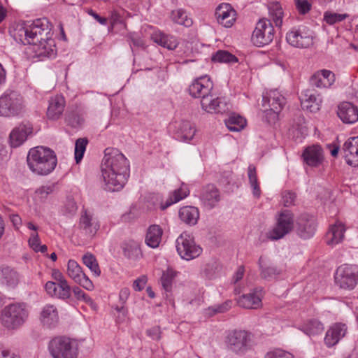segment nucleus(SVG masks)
<instances>
[{
  "instance_id": "f03ea898",
  "label": "nucleus",
  "mask_w": 358,
  "mask_h": 358,
  "mask_svg": "<svg viewBox=\"0 0 358 358\" xmlns=\"http://www.w3.org/2000/svg\"><path fill=\"white\" fill-rule=\"evenodd\" d=\"M104 153L101 173L106 189L110 192L120 191L129 176V161L122 153L115 148H108Z\"/></svg>"
},
{
  "instance_id": "4be33fe9",
  "label": "nucleus",
  "mask_w": 358,
  "mask_h": 358,
  "mask_svg": "<svg viewBox=\"0 0 358 358\" xmlns=\"http://www.w3.org/2000/svg\"><path fill=\"white\" fill-rule=\"evenodd\" d=\"M33 127L31 123H22L15 128L10 134V141L12 147L20 146L31 134Z\"/></svg>"
},
{
  "instance_id": "a18cd8bd",
  "label": "nucleus",
  "mask_w": 358,
  "mask_h": 358,
  "mask_svg": "<svg viewBox=\"0 0 358 358\" xmlns=\"http://www.w3.org/2000/svg\"><path fill=\"white\" fill-rule=\"evenodd\" d=\"M248 175L250 187L252 188V193L255 197H259L261 194V189L257 180L256 168L254 165H249L248 169Z\"/></svg>"
},
{
  "instance_id": "13d9d810",
  "label": "nucleus",
  "mask_w": 358,
  "mask_h": 358,
  "mask_svg": "<svg viewBox=\"0 0 358 358\" xmlns=\"http://www.w3.org/2000/svg\"><path fill=\"white\" fill-rule=\"evenodd\" d=\"M296 194L292 192H284L282 193V203L285 207H289L294 205Z\"/></svg>"
},
{
  "instance_id": "7c9ffc66",
  "label": "nucleus",
  "mask_w": 358,
  "mask_h": 358,
  "mask_svg": "<svg viewBox=\"0 0 358 358\" xmlns=\"http://www.w3.org/2000/svg\"><path fill=\"white\" fill-rule=\"evenodd\" d=\"M151 38L155 43L170 50H175L179 45V41L176 36L166 34L162 31L153 33Z\"/></svg>"
},
{
  "instance_id": "e433bc0d",
  "label": "nucleus",
  "mask_w": 358,
  "mask_h": 358,
  "mask_svg": "<svg viewBox=\"0 0 358 358\" xmlns=\"http://www.w3.org/2000/svg\"><path fill=\"white\" fill-rule=\"evenodd\" d=\"M52 276L60 287L59 296L63 299H67L71 297V287L64 275L59 270H53Z\"/></svg>"
},
{
  "instance_id": "680f3d73",
  "label": "nucleus",
  "mask_w": 358,
  "mask_h": 358,
  "mask_svg": "<svg viewBox=\"0 0 358 358\" xmlns=\"http://www.w3.org/2000/svg\"><path fill=\"white\" fill-rule=\"evenodd\" d=\"M146 282L147 278L145 276H141L134 280L133 283V288L135 291H141L144 289Z\"/></svg>"
},
{
  "instance_id": "603ef678",
  "label": "nucleus",
  "mask_w": 358,
  "mask_h": 358,
  "mask_svg": "<svg viewBox=\"0 0 358 358\" xmlns=\"http://www.w3.org/2000/svg\"><path fill=\"white\" fill-rule=\"evenodd\" d=\"M66 122L71 126V127L76 128L80 126L84 120L78 113L75 111H71L67 113L66 116Z\"/></svg>"
},
{
  "instance_id": "a211bd4d",
  "label": "nucleus",
  "mask_w": 358,
  "mask_h": 358,
  "mask_svg": "<svg viewBox=\"0 0 358 358\" xmlns=\"http://www.w3.org/2000/svg\"><path fill=\"white\" fill-rule=\"evenodd\" d=\"M301 104L303 109L315 113L320 109L322 99L314 90L306 89L300 96Z\"/></svg>"
},
{
  "instance_id": "20e7f679",
  "label": "nucleus",
  "mask_w": 358,
  "mask_h": 358,
  "mask_svg": "<svg viewBox=\"0 0 358 358\" xmlns=\"http://www.w3.org/2000/svg\"><path fill=\"white\" fill-rule=\"evenodd\" d=\"M27 165L34 173L48 175L56 167L57 159L55 152L49 148L37 146L29 150L27 157Z\"/></svg>"
},
{
  "instance_id": "423d86ee",
  "label": "nucleus",
  "mask_w": 358,
  "mask_h": 358,
  "mask_svg": "<svg viewBox=\"0 0 358 358\" xmlns=\"http://www.w3.org/2000/svg\"><path fill=\"white\" fill-rule=\"evenodd\" d=\"M29 315L25 303H13L6 306L1 313L2 325L9 330L19 329L27 320Z\"/></svg>"
},
{
  "instance_id": "a878e982",
  "label": "nucleus",
  "mask_w": 358,
  "mask_h": 358,
  "mask_svg": "<svg viewBox=\"0 0 358 358\" xmlns=\"http://www.w3.org/2000/svg\"><path fill=\"white\" fill-rule=\"evenodd\" d=\"M65 107V99L62 95H56L49 99L47 117L49 120H58L62 115Z\"/></svg>"
},
{
  "instance_id": "774afa93",
  "label": "nucleus",
  "mask_w": 358,
  "mask_h": 358,
  "mask_svg": "<svg viewBox=\"0 0 358 358\" xmlns=\"http://www.w3.org/2000/svg\"><path fill=\"white\" fill-rule=\"evenodd\" d=\"M110 23H111L112 27H114L115 25H116L117 24H123V19L120 16V15H119L117 13L113 12L111 14Z\"/></svg>"
},
{
  "instance_id": "bb28decb",
  "label": "nucleus",
  "mask_w": 358,
  "mask_h": 358,
  "mask_svg": "<svg viewBox=\"0 0 358 358\" xmlns=\"http://www.w3.org/2000/svg\"><path fill=\"white\" fill-rule=\"evenodd\" d=\"M260 276L262 279L271 280L280 274V270L266 257L261 256L258 260Z\"/></svg>"
},
{
  "instance_id": "9d476101",
  "label": "nucleus",
  "mask_w": 358,
  "mask_h": 358,
  "mask_svg": "<svg viewBox=\"0 0 358 358\" xmlns=\"http://www.w3.org/2000/svg\"><path fill=\"white\" fill-rule=\"evenodd\" d=\"M335 282L342 289H352L358 282V266L343 264L335 273Z\"/></svg>"
},
{
  "instance_id": "79ce46f5",
  "label": "nucleus",
  "mask_w": 358,
  "mask_h": 358,
  "mask_svg": "<svg viewBox=\"0 0 358 358\" xmlns=\"http://www.w3.org/2000/svg\"><path fill=\"white\" fill-rule=\"evenodd\" d=\"M302 330L309 336L316 335L323 331L324 326L319 320L316 319H311L304 323Z\"/></svg>"
},
{
  "instance_id": "b1692460",
  "label": "nucleus",
  "mask_w": 358,
  "mask_h": 358,
  "mask_svg": "<svg viewBox=\"0 0 358 358\" xmlns=\"http://www.w3.org/2000/svg\"><path fill=\"white\" fill-rule=\"evenodd\" d=\"M235 10L229 3H221L215 10V16L217 22L225 27L232 26L234 19Z\"/></svg>"
},
{
  "instance_id": "9b49d317",
  "label": "nucleus",
  "mask_w": 358,
  "mask_h": 358,
  "mask_svg": "<svg viewBox=\"0 0 358 358\" xmlns=\"http://www.w3.org/2000/svg\"><path fill=\"white\" fill-rule=\"evenodd\" d=\"M274 38V28L269 20L262 19L257 23L251 41L257 47L270 44Z\"/></svg>"
},
{
  "instance_id": "a19ab883",
  "label": "nucleus",
  "mask_w": 358,
  "mask_h": 358,
  "mask_svg": "<svg viewBox=\"0 0 358 358\" xmlns=\"http://www.w3.org/2000/svg\"><path fill=\"white\" fill-rule=\"evenodd\" d=\"M171 20L176 24L189 27L192 24V20L187 16L186 11L182 8L174 10L171 13Z\"/></svg>"
},
{
  "instance_id": "ea45409f",
  "label": "nucleus",
  "mask_w": 358,
  "mask_h": 358,
  "mask_svg": "<svg viewBox=\"0 0 358 358\" xmlns=\"http://www.w3.org/2000/svg\"><path fill=\"white\" fill-rule=\"evenodd\" d=\"M224 122L227 127L231 131H240L246 126V120L236 114L231 115Z\"/></svg>"
},
{
  "instance_id": "338daca9",
  "label": "nucleus",
  "mask_w": 358,
  "mask_h": 358,
  "mask_svg": "<svg viewBox=\"0 0 358 358\" xmlns=\"http://www.w3.org/2000/svg\"><path fill=\"white\" fill-rule=\"evenodd\" d=\"M9 219L15 229H19L22 225V219L17 214H10Z\"/></svg>"
},
{
  "instance_id": "393cba45",
  "label": "nucleus",
  "mask_w": 358,
  "mask_h": 358,
  "mask_svg": "<svg viewBox=\"0 0 358 358\" xmlns=\"http://www.w3.org/2000/svg\"><path fill=\"white\" fill-rule=\"evenodd\" d=\"M262 290V288H255L252 292L243 294L236 299L238 305L247 309L258 308L262 305V300L259 294Z\"/></svg>"
},
{
  "instance_id": "ddd939ff",
  "label": "nucleus",
  "mask_w": 358,
  "mask_h": 358,
  "mask_svg": "<svg viewBox=\"0 0 358 358\" xmlns=\"http://www.w3.org/2000/svg\"><path fill=\"white\" fill-rule=\"evenodd\" d=\"M312 31L306 27L293 28L286 35L287 42L298 48H307L313 43Z\"/></svg>"
},
{
  "instance_id": "bf43d9fd",
  "label": "nucleus",
  "mask_w": 358,
  "mask_h": 358,
  "mask_svg": "<svg viewBox=\"0 0 358 358\" xmlns=\"http://www.w3.org/2000/svg\"><path fill=\"white\" fill-rule=\"evenodd\" d=\"M295 5L299 13L303 15L311 8V4L307 0H295Z\"/></svg>"
},
{
  "instance_id": "0e129e2a",
  "label": "nucleus",
  "mask_w": 358,
  "mask_h": 358,
  "mask_svg": "<svg viewBox=\"0 0 358 358\" xmlns=\"http://www.w3.org/2000/svg\"><path fill=\"white\" fill-rule=\"evenodd\" d=\"M0 358H19V357L0 344Z\"/></svg>"
},
{
  "instance_id": "f3484780",
  "label": "nucleus",
  "mask_w": 358,
  "mask_h": 358,
  "mask_svg": "<svg viewBox=\"0 0 358 358\" xmlns=\"http://www.w3.org/2000/svg\"><path fill=\"white\" fill-rule=\"evenodd\" d=\"M199 199L206 208L211 210L221 199L220 190L215 185L208 184L201 189Z\"/></svg>"
},
{
  "instance_id": "72a5a7b5",
  "label": "nucleus",
  "mask_w": 358,
  "mask_h": 358,
  "mask_svg": "<svg viewBox=\"0 0 358 358\" xmlns=\"http://www.w3.org/2000/svg\"><path fill=\"white\" fill-rule=\"evenodd\" d=\"M178 215L182 222L189 226H194L199 218V211L194 206H183L179 210Z\"/></svg>"
},
{
  "instance_id": "6ab92c4d",
  "label": "nucleus",
  "mask_w": 358,
  "mask_h": 358,
  "mask_svg": "<svg viewBox=\"0 0 358 358\" xmlns=\"http://www.w3.org/2000/svg\"><path fill=\"white\" fill-rule=\"evenodd\" d=\"M335 82L334 73L326 69L317 71L311 76L309 83L311 87L317 88H327Z\"/></svg>"
},
{
  "instance_id": "cd10ccee",
  "label": "nucleus",
  "mask_w": 358,
  "mask_h": 358,
  "mask_svg": "<svg viewBox=\"0 0 358 358\" xmlns=\"http://www.w3.org/2000/svg\"><path fill=\"white\" fill-rule=\"evenodd\" d=\"M18 273L8 266L0 268V283L8 288H15L19 283Z\"/></svg>"
},
{
  "instance_id": "f8f14e48",
  "label": "nucleus",
  "mask_w": 358,
  "mask_h": 358,
  "mask_svg": "<svg viewBox=\"0 0 358 358\" xmlns=\"http://www.w3.org/2000/svg\"><path fill=\"white\" fill-rule=\"evenodd\" d=\"M292 229H294L293 214L290 210H282L279 214L275 226L267 233V238L271 241L279 240L289 234Z\"/></svg>"
},
{
  "instance_id": "052dcab7",
  "label": "nucleus",
  "mask_w": 358,
  "mask_h": 358,
  "mask_svg": "<svg viewBox=\"0 0 358 358\" xmlns=\"http://www.w3.org/2000/svg\"><path fill=\"white\" fill-rule=\"evenodd\" d=\"M29 245L31 249L34 251L39 247L41 245L40 238L37 232H34L31 234L30 238L29 239Z\"/></svg>"
},
{
  "instance_id": "864d4df0",
  "label": "nucleus",
  "mask_w": 358,
  "mask_h": 358,
  "mask_svg": "<svg viewBox=\"0 0 358 358\" xmlns=\"http://www.w3.org/2000/svg\"><path fill=\"white\" fill-rule=\"evenodd\" d=\"M348 17V14H338L331 12H326L324 15L325 22L329 24L341 22Z\"/></svg>"
},
{
  "instance_id": "37998d69",
  "label": "nucleus",
  "mask_w": 358,
  "mask_h": 358,
  "mask_svg": "<svg viewBox=\"0 0 358 358\" xmlns=\"http://www.w3.org/2000/svg\"><path fill=\"white\" fill-rule=\"evenodd\" d=\"M212 61L219 63L234 64L238 62V58L227 50H217L212 56Z\"/></svg>"
},
{
  "instance_id": "412c9836",
  "label": "nucleus",
  "mask_w": 358,
  "mask_h": 358,
  "mask_svg": "<svg viewBox=\"0 0 358 358\" xmlns=\"http://www.w3.org/2000/svg\"><path fill=\"white\" fill-rule=\"evenodd\" d=\"M337 114L345 124H354L358 120V108L350 102L340 103Z\"/></svg>"
},
{
  "instance_id": "39448f33",
  "label": "nucleus",
  "mask_w": 358,
  "mask_h": 358,
  "mask_svg": "<svg viewBox=\"0 0 358 358\" xmlns=\"http://www.w3.org/2000/svg\"><path fill=\"white\" fill-rule=\"evenodd\" d=\"M25 112V101L18 91L8 89L0 96V116L21 117Z\"/></svg>"
},
{
  "instance_id": "6e6552de",
  "label": "nucleus",
  "mask_w": 358,
  "mask_h": 358,
  "mask_svg": "<svg viewBox=\"0 0 358 358\" xmlns=\"http://www.w3.org/2000/svg\"><path fill=\"white\" fill-rule=\"evenodd\" d=\"M48 349L53 358H76L78 349L69 338L58 336L52 338Z\"/></svg>"
},
{
  "instance_id": "0eeeda50",
  "label": "nucleus",
  "mask_w": 358,
  "mask_h": 358,
  "mask_svg": "<svg viewBox=\"0 0 358 358\" xmlns=\"http://www.w3.org/2000/svg\"><path fill=\"white\" fill-rule=\"evenodd\" d=\"M253 336L251 332L234 329L230 331L224 338L227 350L238 356H244L253 348Z\"/></svg>"
},
{
  "instance_id": "6e6d98bb",
  "label": "nucleus",
  "mask_w": 358,
  "mask_h": 358,
  "mask_svg": "<svg viewBox=\"0 0 358 358\" xmlns=\"http://www.w3.org/2000/svg\"><path fill=\"white\" fill-rule=\"evenodd\" d=\"M45 289L50 296L63 299V298L59 296L60 287L57 283L48 281L45 285Z\"/></svg>"
},
{
  "instance_id": "dca6fc26",
  "label": "nucleus",
  "mask_w": 358,
  "mask_h": 358,
  "mask_svg": "<svg viewBox=\"0 0 358 358\" xmlns=\"http://www.w3.org/2000/svg\"><path fill=\"white\" fill-rule=\"evenodd\" d=\"M263 101L264 107L266 102L269 106V109L265 110L266 115L271 113L272 120H277L279 113L285 104V98L278 91H273L268 96L263 97Z\"/></svg>"
},
{
  "instance_id": "de8ad7c7",
  "label": "nucleus",
  "mask_w": 358,
  "mask_h": 358,
  "mask_svg": "<svg viewBox=\"0 0 358 358\" xmlns=\"http://www.w3.org/2000/svg\"><path fill=\"white\" fill-rule=\"evenodd\" d=\"M232 301L230 300L226 301L224 303L217 305L215 306H210L205 309V315L208 317H212L216 313H223L227 311L231 307Z\"/></svg>"
},
{
  "instance_id": "4c0bfd02",
  "label": "nucleus",
  "mask_w": 358,
  "mask_h": 358,
  "mask_svg": "<svg viewBox=\"0 0 358 358\" xmlns=\"http://www.w3.org/2000/svg\"><path fill=\"white\" fill-rule=\"evenodd\" d=\"M345 227L343 224L334 225L327 234V243L336 245L342 241L344 237Z\"/></svg>"
},
{
  "instance_id": "8fccbe9b",
  "label": "nucleus",
  "mask_w": 358,
  "mask_h": 358,
  "mask_svg": "<svg viewBox=\"0 0 358 358\" xmlns=\"http://www.w3.org/2000/svg\"><path fill=\"white\" fill-rule=\"evenodd\" d=\"M220 269L219 264L213 261L208 262L205 265V267L203 269V273L206 278L213 279L217 276Z\"/></svg>"
},
{
  "instance_id": "3c124183",
  "label": "nucleus",
  "mask_w": 358,
  "mask_h": 358,
  "mask_svg": "<svg viewBox=\"0 0 358 358\" xmlns=\"http://www.w3.org/2000/svg\"><path fill=\"white\" fill-rule=\"evenodd\" d=\"M175 273L171 269L164 271L161 277L162 287L166 292H170L172 287V281L175 278Z\"/></svg>"
},
{
  "instance_id": "f257e3e1",
  "label": "nucleus",
  "mask_w": 358,
  "mask_h": 358,
  "mask_svg": "<svg viewBox=\"0 0 358 358\" xmlns=\"http://www.w3.org/2000/svg\"><path fill=\"white\" fill-rule=\"evenodd\" d=\"M51 30L49 20L43 17L17 24L11 35L17 43L34 45L38 56L52 57L56 55V49Z\"/></svg>"
},
{
  "instance_id": "5fc2aeb1",
  "label": "nucleus",
  "mask_w": 358,
  "mask_h": 358,
  "mask_svg": "<svg viewBox=\"0 0 358 358\" xmlns=\"http://www.w3.org/2000/svg\"><path fill=\"white\" fill-rule=\"evenodd\" d=\"M57 185L55 183L46 185L41 186L37 189L35 192L36 194L38 195L41 199H45L48 196L56 190Z\"/></svg>"
},
{
  "instance_id": "c9c22d12",
  "label": "nucleus",
  "mask_w": 358,
  "mask_h": 358,
  "mask_svg": "<svg viewBox=\"0 0 358 358\" xmlns=\"http://www.w3.org/2000/svg\"><path fill=\"white\" fill-rule=\"evenodd\" d=\"M195 132L193 124L189 121L183 120L178 125L176 136L179 141L189 142L193 138Z\"/></svg>"
},
{
  "instance_id": "58836bf2",
  "label": "nucleus",
  "mask_w": 358,
  "mask_h": 358,
  "mask_svg": "<svg viewBox=\"0 0 358 358\" xmlns=\"http://www.w3.org/2000/svg\"><path fill=\"white\" fill-rule=\"evenodd\" d=\"M122 250L124 257L130 259L137 260L142 257L138 243L134 241L124 243L122 245Z\"/></svg>"
},
{
  "instance_id": "c85d7f7f",
  "label": "nucleus",
  "mask_w": 358,
  "mask_h": 358,
  "mask_svg": "<svg viewBox=\"0 0 358 358\" xmlns=\"http://www.w3.org/2000/svg\"><path fill=\"white\" fill-rule=\"evenodd\" d=\"M79 227L85 235L92 237L99 230V224L92 215L85 211L80 218Z\"/></svg>"
},
{
  "instance_id": "4d7b16f0",
  "label": "nucleus",
  "mask_w": 358,
  "mask_h": 358,
  "mask_svg": "<svg viewBox=\"0 0 358 358\" xmlns=\"http://www.w3.org/2000/svg\"><path fill=\"white\" fill-rule=\"evenodd\" d=\"M264 358H294V356L283 350L276 349L273 351L267 352Z\"/></svg>"
},
{
  "instance_id": "473e14b6",
  "label": "nucleus",
  "mask_w": 358,
  "mask_h": 358,
  "mask_svg": "<svg viewBox=\"0 0 358 358\" xmlns=\"http://www.w3.org/2000/svg\"><path fill=\"white\" fill-rule=\"evenodd\" d=\"M189 193V191L188 190L187 187L185 185H182L180 188L173 191L165 201H161L160 209L162 210H166L172 204H174L187 197Z\"/></svg>"
},
{
  "instance_id": "69168bd1",
  "label": "nucleus",
  "mask_w": 358,
  "mask_h": 358,
  "mask_svg": "<svg viewBox=\"0 0 358 358\" xmlns=\"http://www.w3.org/2000/svg\"><path fill=\"white\" fill-rule=\"evenodd\" d=\"M128 41H129V45L131 46V49H132V45L136 46V47H143L144 45L142 39H141L140 38L134 37L131 35H130L129 36Z\"/></svg>"
},
{
  "instance_id": "7ed1b4c3",
  "label": "nucleus",
  "mask_w": 358,
  "mask_h": 358,
  "mask_svg": "<svg viewBox=\"0 0 358 358\" xmlns=\"http://www.w3.org/2000/svg\"><path fill=\"white\" fill-rule=\"evenodd\" d=\"M213 83L207 76L195 79L189 86V94L200 98L201 108L207 113H224L229 110L227 103L221 98H213Z\"/></svg>"
},
{
  "instance_id": "49530a36",
  "label": "nucleus",
  "mask_w": 358,
  "mask_h": 358,
  "mask_svg": "<svg viewBox=\"0 0 358 358\" xmlns=\"http://www.w3.org/2000/svg\"><path fill=\"white\" fill-rule=\"evenodd\" d=\"M269 13L275 26L280 27L283 17L281 5L278 2L272 3L269 7Z\"/></svg>"
},
{
  "instance_id": "2f4dec72",
  "label": "nucleus",
  "mask_w": 358,
  "mask_h": 358,
  "mask_svg": "<svg viewBox=\"0 0 358 358\" xmlns=\"http://www.w3.org/2000/svg\"><path fill=\"white\" fill-rule=\"evenodd\" d=\"M41 320L44 326L48 328L55 327L59 322V315L56 307L53 305H46L41 313Z\"/></svg>"
},
{
  "instance_id": "f704fd0d",
  "label": "nucleus",
  "mask_w": 358,
  "mask_h": 358,
  "mask_svg": "<svg viewBox=\"0 0 358 358\" xmlns=\"http://www.w3.org/2000/svg\"><path fill=\"white\" fill-rule=\"evenodd\" d=\"M162 234L163 230L159 225L150 226L145 236L146 244L152 248H157L161 242Z\"/></svg>"
},
{
  "instance_id": "4468645a",
  "label": "nucleus",
  "mask_w": 358,
  "mask_h": 358,
  "mask_svg": "<svg viewBox=\"0 0 358 358\" xmlns=\"http://www.w3.org/2000/svg\"><path fill=\"white\" fill-rule=\"evenodd\" d=\"M317 228V223L315 217L308 214H302L296 220L294 229L301 238L309 239L312 238Z\"/></svg>"
},
{
  "instance_id": "e2e57ef3",
  "label": "nucleus",
  "mask_w": 358,
  "mask_h": 358,
  "mask_svg": "<svg viewBox=\"0 0 358 358\" xmlns=\"http://www.w3.org/2000/svg\"><path fill=\"white\" fill-rule=\"evenodd\" d=\"M147 334L153 340L159 341L161 338V329L159 327H153L147 331Z\"/></svg>"
},
{
  "instance_id": "1a4fd4ad",
  "label": "nucleus",
  "mask_w": 358,
  "mask_h": 358,
  "mask_svg": "<svg viewBox=\"0 0 358 358\" xmlns=\"http://www.w3.org/2000/svg\"><path fill=\"white\" fill-rule=\"evenodd\" d=\"M176 250L186 260L193 259L202 252V248L196 244L194 237L187 232H182L176 239Z\"/></svg>"
},
{
  "instance_id": "c03bdc74",
  "label": "nucleus",
  "mask_w": 358,
  "mask_h": 358,
  "mask_svg": "<svg viewBox=\"0 0 358 358\" xmlns=\"http://www.w3.org/2000/svg\"><path fill=\"white\" fill-rule=\"evenodd\" d=\"M82 260L83 264L91 270L95 276L98 277L100 275L101 271L94 255L87 252L83 256Z\"/></svg>"
},
{
  "instance_id": "5701e85b",
  "label": "nucleus",
  "mask_w": 358,
  "mask_h": 358,
  "mask_svg": "<svg viewBox=\"0 0 358 358\" xmlns=\"http://www.w3.org/2000/svg\"><path fill=\"white\" fill-rule=\"evenodd\" d=\"M302 157L307 165L317 167L324 160L323 150L320 145H314L305 149Z\"/></svg>"
},
{
  "instance_id": "aec40b11",
  "label": "nucleus",
  "mask_w": 358,
  "mask_h": 358,
  "mask_svg": "<svg viewBox=\"0 0 358 358\" xmlns=\"http://www.w3.org/2000/svg\"><path fill=\"white\" fill-rule=\"evenodd\" d=\"M343 151L346 163L351 166H358V136L352 137L345 141Z\"/></svg>"
},
{
  "instance_id": "2eb2a0df",
  "label": "nucleus",
  "mask_w": 358,
  "mask_h": 358,
  "mask_svg": "<svg viewBox=\"0 0 358 358\" xmlns=\"http://www.w3.org/2000/svg\"><path fill=\"white\" fill-rule=\"evenodd\" d=\"M67 274L77 284L84 289L91 291L94 289V284L83 271L80 266L75 260L70 259L67 264Z\"/></svg>"
},
{
  "instance_id": "c756f323",
  "label": "nucleus",
  "mask_w": 358,
  "mask_h": 358,
  "mask_svg": "<svg viewBox=\"0 0 358 358\" xmlns=\"http://www.w3.org/2000/svg\"><path fill=\"white\" fill-rule=\"evenodd\" d=\"M347 331L346 325L344 324H336L327 332L324 341L327 346L331 347L336 345L339 340L345 336Z\"/></svg>"
},
{
  "instance_id": "09e8293b",
  "label": "nucleus",
  "mask_w": 358,
  "mask_h": 358,
  "mask_svg": "<svg viewBox=\"0 0 358 358\" xmlns=\"http://www.w3.org/2000/svg\"><path fill=\"white\" fill-rule=\"evenodd\" d=\"M87 143L88 140L87 138H80L76 140L75 145V159L76 163H79L83 159Z\"/></svg>"
}]
</instances>
